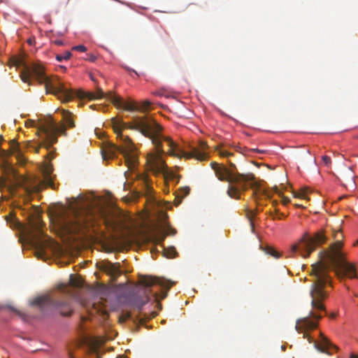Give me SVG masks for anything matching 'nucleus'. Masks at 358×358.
<instances>
[{
	"label": "nucleus",
	"instance_id": "58836bf2",
	"mask_svg": "<svg viewBox=\"0 0 358 358\" xmlns=\"http://www.w3.org/2000/svg\"><path fill=\"white\" fill-rule=\"evenodd\" d=\"M350 358H358V355L355 354H351Z\"/></svg>",
	"mask_w": 358,
	"mask_h": 358
},
{
	"label": "nucleus",
	"instance_id": "bb28decb",
	"mask_svg": "<svg viewBox=\"0 0 358 358\" xmlns=\"http://www.w3.org/2000/svg\"><path fill=\"white\" fill-rule=\"evenodd\" d=\"M72 50H78L80 52H85L87 50V48L83 45H78L73 47Z\"/></svg>",
	"mask_w": 358,
	"mask_h": 358
},
{
	"label": "nucleus",
	"instance_id": "a19ab883",
	"mask_svg": "<svg viewBox=\"0 0 358 358\" xmlns=\"http://www.w3.org/2000/svg\"><path fill=\"white\" fill-rule=\"evenodd\" d=\"M296 196H298V197H302V196H303V195H302L301 194H299L296 195Z\"/></svg>",
	"mask_w": 358,
	"mask_h": 358
},
{
	"label": "nucleus",
	"instance_id": "3c124183",
	"mask_svg": "<svg viewBox=\"0 0 358 358\" xmlns=\"http://www.w3.org/2000/svg\"><path fill=\"white\" fill-rule=\"evenodd\" d=\"M358 157V156H357Z\"/></svg>",
	"mask_w": 358,
	"mask_h": 358
},
{
	"label": "nucleus",
	"instance_id": "f8f14e48",
	"mask_svg": "<svg viewBox=\"0 0 358 358\" xmlns=\"http://www.w3.org/2000/svg\"><path fill=\"white\" fill-rule=\"evenodd\" d=\"M106 96L118 108H123L129 111L138 110L139 109L135 101H124L121 97L115 96L112 92H109Z\"/></svg>",
	"mask_w": 358,
	"mask_h": 358
},
{
	"label": "nucleus",
	"instance_id": "9d476101",
	"mask_svg": "<svg viewBox=\"0 0 358 358\" xmlns=\"http://www.w3.org/2000/svg\"><path fill=\"white\" fill-rule=\"evenodd\" d=\"M33 306H37L41 309L45 308L53 307V308H62L66 306L67 310H61V314L64 316H70L72 313V310L69 307V304L66 302L55 301L50 298L49 296H41L36 297L31 303Z\"/></svg>",
	"mask_w": 358,
	"mask_h": 358
},
{
	"label": "nucleus",
	"instance_id": "4468645a",
	"mask_svg": "<svg viewBox=\"0 0 358 358\" xmlns=\"http://www.w3.org/2000/svg\"><path fill=\"white\" fill-rule=\"evenodd\" d=\"M101 269L110 275L114 281L122 274L119 263L105 262L101 266Z\"/></svg>",
	"mask_w": 358,
	"mask_h": 358
},
{
	"label": "nucleus",
	"instance_id": "f3484780",
	"mask_svg": "<svg viewBox=\"0 0 358 358\" xmlns=\"http://www.w3.org/2000/svg\"><path fill=\"white\" fill-rule=\"evenodd\" d=\"M157 314L158 312L157 310H152L150 313H143L141 311L139 313L138 317L140 320V322L143 323L146 322L147 320L154 318L157 315Z\"/></svg>",
	"mask_w": 358,
	"mask_h": 358
},
{
	"label": "nucleus",
	"instance_id": "b1692460",
	"mask_svg": "<svg viewBox=\"0 0 358 358\" xmlns=\"http://www.w3.org/2000/svg\"><path fill=\"white\" fill-rule=\"evenodd\" d=\"M215 150L217 152L218 155L222 157H229L233 155V153L229 152L227 150H222L220 147H217Z\"/></svg>",
	"mask_w": 358,
	"mask_h": 358
},
{
	"label": "nucleus",
	"instance_id": "8fccbe9b",
	"mask_svg": "<svg viewBox=\"0 0 358 358\" xmlns=\"http://www.w3.org/2000/svg\"><path fill=\"white\" fill-rule=\"evenodd\" d=\"M28 42L31 44V41L29 39V40L28 41Z\"/></svg>",
	"mask_w": 358,
	"mask_h": 358
},
{
	"label": "nucleus",
	"instance_id": "f257e3e1",
	"mask_svg": "<svg viewBox=\"0 0 358 358\" xmlns=\"http://www.w3.org/2000/svg\"><path fill=\"white\" fill-rule=\"evenodd\" d=\"M113 129L117 137L122 142V146L107 143L102 149L103 159L106 160L115 157L117 152L122 154L129 169L132 170L137 164V157L134 153V146L131 138L124 136L123 129L136 130L144 136L149 138L155 145V150L148 153L147 164L150 171L156 176H162L166 183L178 180L176 173L169 169L165 164L162 155L167 153L179 157L178 145L171 138L163 136L162 127L149 116L134 117L131 122H113Z\"/></svg>",
	"mask_w": 358,
	"mask_h": 358
},
{
	"label": "nucleus",
	"instance_id": "4c0bfd02",
	"mask_svg": "<svg viewBox=\"0 0 358 358\" xmlns=\"http://www.w3.org/2000/svg\"><path fill=\"white\" fill-rule=\"evenodd\" d=\"M13 143H14V148H13L14 150H13V152H15L17 149H18L19 145H18L17 143H16L15 142H13Z\"/></svg>",
	"mask_w": 358,
	"mask_h": 358
},
{
	"label": "nucleus",
	"instance_id": "aec40b11",
	"mask_svg": "<svg viewBox=\"0 0 358 358\" xmlns=\"http://www.w3.org/2000/svg\"><path fill=\"white\" fill-rule=\"evenodd\" d=\"M264 251L266 254H268L276 259H278L280 257V254L271 247H268V246L266 247L264 249Z\"/></svg>",
	"mask_w": 358,
	"mask_h": 358
},
{
	"label": "nucleus",
	"instance_id": "f03ea898",
	"mask_svg": "<svg viewBox=\"0 0 358 358\" xmlns=\"http://www.w3.org/2000/svg\"><path fill=\"white\" fill-rule=\"evenodd\" d=\"M331 236L334 242L330 245L328 250L322 252L327 262L320 260L311 265L310 274L312 277V285L310 295L313 310L310 311L308 317L297 320L295 329L299 333L315 329L317 323L310 318L319 320L322 317L320 312L323 311L326 313L324 301L329 296L327 287V285H331L329 271L331 268L336 270V273L339 278H343L345 275L350 278H357L355 266L348 262L344 253L341 251L343 246L342 231L339 229L333 230Z\"/></svg>",
	"mask_w": 358,
	"mask_h": 358
},
{
	"label": "nucleus",
	"instance_id": "c756f323",
	"mask_svg": "<svg viewBox=\"0 0 358 358\" xmlns=\"http://www.w3.org/2000/svg\"><path fill=\"white\" fill-rule=\"evenodd\" d=\"M350 174H349V179L352 180V182L354 183V176H353V172H354V166L349 167Z\"/></svg>",
	"mask_w": 358,
	"mask_h": 358
},
{
	"label": "nucleus",
	"instance_id": "393cba45",
	"mask_svg": "<svg viewBox=\"0 0 358 358\" xmlns=\"http://www.w3.org/2000/svg\"><path fill=\"white\" fill-rule=\"evenodd\" d=\"M190 188L187 186L180 187V203H182V199L189 194Z\"/></svg>",
	"mask_w": 358,
	"mask_h": 358
},
{
	"label": "nucleus",
	"instance_id": "2eb2a0df",
	"mask_svg": "<svg viewBox=\"0 0 358 358\" xmlns=\"http://www.w3.org/2000/svg\"><path fill=\"white\" fill-rule=\"evenodd\" d=\"M52 168L50 165H47L43 170V180L41 182L43 187H51L53 188L54 183L51 177Z\"/></svg>",
	"mask_w": 358,
	"mask_h": 358
},
{
	"label": "nucleus",
	"instance_id": "20e7f679",
	"mask_svg": "<svg viewBox=\"0 0 358 358\" xmlns=\"http://www.w3.org/2000/svg\"><path fill=\"white\" fill-rule=\"evenodd\" d=\"M210 167L218 180L229 183L227 194L232 199H239L241 192L247 190L248 187L252 189L253 194L256 197L262 195L270 196L267 191L256 181L252 173H238L236 165L231 162H229L228 166L213 162L210 163Z\"/></svg>",
	"mask_w": 358,
	"mask_h": 358
},
{
	"label": "nucleus",
	"instance_id": "6e6552de",
	"mask_svg": "<svg viewBox=\"0 0 358 358\" xmlns=\"http://www.w3.org/2000/svg\"><path fill=\"white\" fill-rule=\"evenodd\" d=\"M140 282L145 287L143 290L144 296H136L131 301L132 305L136 307L139 310L149 301V294L152 292L151 289L152 287H159L169 289L173 285V283L170 284L169 281L164 279L152 276H144L141 278Z\"/></svg>",
	"mask_w": 358,
	"mask_h": 358
},
{
	"label": "nucleus",
	"instance_id": "473e14b6",
	"mask_svg": "<svg viewBox=\"0 0 358 358\" xmlns=\"http://www.w3.org/2000/svg\"><path fill=\"white\" fill-rule=\"evenodd\" d=\"M53 43L57 45H63L64 41L62 40H55L53 41Z\"/></svg>",
	"mask_w": 358,
	"mask_h": 358
},
{
	"label": "nucleus",
	"instance_id": "a211bd4d",
	"mask_svg": "<svg viewBox=\"0 0 358 358\" xmlns=\"http://www.w3.org/2000/svg\"><path fill=\"white\" fill-rule=\"evenodd\" d=\"M166 293L164 292H162L160 294H158V292L156 291L153 292V296L155 298V306L158 308L159 310L162 309V304L158 301L159 299H163L166 297Z\"/></svg>",
	"mask_w": 358,
	"mask_h": 358
},
{
	"label": "nucleus",
	"instance_id": "c03bdc74",
	"mask_svg": "<svg viewBox=\"0 0 358 358\" xmlns=\"http://www.w3.org/2000/svg\"><path fill=\"white\" fill-rule=\"evenodd\" d=\"M354 245H358V241H357L355 243H354Z\"/></svg>",
	"mask_w": 358,
	"mask_h": 358
},
{
	"label": "nucleus",
	"instance_id": "423d86ee",
	"mask_svg": "<svg viewBox=\"0 0 358 358\" xmlns=\"http://www.w3.org/2000/svg\"><path fill=\"white\" fill-rule=\"evenodd\" d=\"M170 204L169 203H164L163 206L159 204L157 209L155 211L156 217L158 222L157 226L152 230L148 236L150 241L154 244L158 245L164 252V255L167 258H173L177 255V252L175 248H170L166 249L162 243L167 235H175L177 231L173 229L166 221L168 215L164 209L169 208Z\"/></svg>",
	"mask_w": 358,
	"mask_h": 358
},
{
	"label": "nucleus",
	"instance_id": "9b49d317",
	"mask_svg": "<svg viewBox=\"0 0 358 358\" xmlns=\"http://www.w3.org/2000/svg\"><path fill=\"white\" fill-rule=\"evenodd\" d=\"M207 148V145L205 142H201L200 148H194L189 152L185 151L183 149L180 148V159L182 157L186 159L195 158L199 161H206L208 158V155L206 153L204 150Z\"/></svg>",
	"mask_w": 358,
	"mask_h": 358
},
{
	"label": "nucleus",
	"instance_id": "72a5a7b5",
	"mask_svg": "<svg viewBox=\"0 0 358 358\" xmlns=\"http://www.w3.org/2000/svg\"><path fill=\"white\" fill-rule=\"evenodd\" d=\"M124 69H125L127 71H129V72H133V73H134L135 74H136V75L138 76L137 72H136V71H134V70H133V69H130L129 67L126 66V67H124Z\"/></svg>",
	"mask_w": 358,
	"mask_h": 358
},
{
	"label": "nucleus",
	"instance_id": "1a4fd4ad",
	"mask_svg": "<svg viewBox=\"0 0 358 358\" xmlns=\"http://www.w3.org/2000/svg\"><path fill=\"white\" fill-rule=\"evenodd\" d=\"M327 240V238L322 231H317L313 236L306 234L299 243L292 245V250L294 252H299L301 257L306 258L309 257L317 246L326 243Z\"/></svg>",
	"mask_w": 358,
	"mask_h": 358
},
{
	"label": "nucleus",
	"instance_id": "c85d7f7f",
	"mask_svg": "<svg viewBox=\"0 0 358 358\" xmlns=\"http://www.w3.org/2000/svg\"><path fill=\"white\" fill-rule=\"evenodd\" d=\"M129 317H130V314L125 313V314L121 315V317H120V322H125Z\"/></svg>",
	"mask_w": 358,
	"mask_h": 358
},
{
	"label": "nucleus",
	"instance_id": "39448f33",
	"mask_svg": "<svg viewBox=\"0 0 358 358\" xmlns=\"http://www.w3.org/2000/svg\"><path fill=\"white\" fill-rule=\"evenodd\" d=\"M20 77L24 83L30 84L31 78H36L40 83H44L47 93H53L59 96L64 101H69L74 97L79 99H88L93 100L101 99L105 96L101 88H97L95 92H86L82 90H70L60 83L57 78H51L45 73L44 69L40 64H33L30 66H24L21 72Z\"/></svg>",
	"mask_w": 358,
	"mask_h": 358
},
{
	"label": "nucleus",
	"instance_id": "f704fd0d",
	"mask_svg": "<svg viewBox=\"0 0 358 358\" xmlns=\"http://www.w3.org/2000/svg\"><path fill=\"white\" fill-rule=\"evenodd\" d=\"M275 213L278 215V218L281 219L282 217H284V214L282 213H280L278 210H275Z\"/></svg>",
	"mask_w": 358,
	"mask_h": 358
},
{
	"label": "nucleus",
	"instance_id": "c9c22d12",
	"mask_svg": "<svg viewBox=\"0 0 358 358\" xmlns=\"http://www.w3.org/2000/svg\"><path fill=\"white\" fill-rule=\"evenodd\" d=\"M303 338H306L308 340L309 343L313 342L310 336H308V334L306 333L303 334Z\"/></svg>",
	"mask_w": 358,
	"mask_h": 358
},
{
	"label": "nucleus",
	"instance_id": "49530a36",
	"mask_svg": "<svg viewBox=\"0 0 358 358\" xmlns=\"http://www.w3.org/2000/svg\"><path fill=\"white\" fill-rule=\"evenodd\" d=\"M39 188L40 187H35L36 190H38Z\"/></svg>",
	"mask_w": 358,
	"mask_h": 358
},
{
	"label": "nucleus",
	"instance_id": "0eeeda50",
	"mask_svg": "<svg viewBox=\"0 0 358 358\" xmlns=\"http://www.w3.org/2000/svg\"><path fill=\"white\" fill-rule=\"evenodd\" d=\"M62 115L64 124L57 123L51 117L42 124L41 131L44 135L41 146L49 150L57 142V135L66 136V128H73L75 122L73 114L69 110H62Z\"/></svg>",
	"mask_w": 358,
	"mask_h": 358
},
{
	"label": "nucleus",
	"instance_id": "09e8293b",
	"mask_svg": "<svg viewBox=\"0 0 358 358\" xmlns=\"http://www.w3.org/2000/svg\"><path fill=\"white\" fill-rule=\"evenodd\" d=\"M255 151H257V152H262L259 150H255Z\"/></svg>",
	"mask_w": 358,
	"mask_h": 358
},
{
	"label": "nucleus",
	"instance_id": "de8ad7c7",
	"mask_svg": "<svg viewBox=\"0 0 358 358\" xmlns=\"http://www.w3.org/2000/svg\"><path fill=\"white\" fill-rule=\"evenodd\" d=\"M178 199V196H176V201H177Z\"/></svg>",
	"mask_w": 358,
	"mask_h": 358
},
{
	"label": "nucleus",
	"instance_id": "5701e85b",
	"mask_svg": "<svg viewBox=\"0 0 358 358\" xmlns=\"http://www.w3.org/2000/svg\"><path fill=\"white\" fill-rule=\"evenodd\" d=\"M42 225H43V222L38 218H37L35 220V222L34 223H32L33 229L38 233L41 232Z\"/></svg>",
	"mask_w": 358,
	"mask_h": 358
},
{
	"label": "nucleus",
	"instance_id": "dca6fc26",
	"mask_svg": "<svg viewBox=\"0 0 358 358\" xmlns=\"http://www.w3.org/2000/svg\"><path fill=\"white\" fill-rule=\"evenodd\" d=\"M152 94L157 96H165L167 99H171L175 101H178L177 93L171 94L164 88H162L155 91H153Z\"/></svg>",
	"mask_w": 358,
	"mask_h": 358
},
{
	"label": "nucleus",
	"instance_id": "37998d69",
	"mask_svg": "<svg viewBox=\"0 0 358 358\" xmlns=\"http://www.w3.org/2000/svg\"><path fill=\"white\" fill-rule=\"evenodd\" d=\"M276 204H277V202H276L275 201H274L273 202V206H275Z\"/></svg>",
	"mask_w": 358,
	"mask_h": 358
},
{
	"label": "nucleus",
	"instance_id": "e433bc0d",
	"mask_svg": "<svg viewBox=\"0 0 358 358\" xmlns=\"http://www.w3.org/2000/svg\"><path fill=\"white\" fill-rule=\"evenodd\" d=\"M40 148H41V146H39V147H33V149H34L35 152L38 153L39 152Z\"/></svg>",
	"mask_w": 358,
	"mask_h": 358
},
{
	"label": "nucleus",
	"instance_id": "cd10ccee",
	"mask_svg": "<svg viewBox=\"0 0 358 358\" xmlns=\"http://www.w3.org/2000/svg\"><path fill=\"white\" fill-rule=\"evenodd\" d=\"M58 289L62 292H65V293H68L69 291L67 290L68 289V286L65 284H60L59 286H58Z\"/></svg>",
	"mask_w": 358,
	"mask_h": 358
},
{
	"label": "nucleus",
	"instance_id": "2f4dec72",
	"mask_svg": "<svg viewBox=\"0 0 358 358\" xmlns=\"http://www.w3.org/2000/svg\"><path fill=\"white\" fill-rule=\"evenodd\" d=\"M290 202V199L287 196H282V203L283 205H287Z\"/></svg>",
	"mask_w": 358,
	"mask_h": 358
},
{
	"label": "nucleus",
	"instance_id": "6ab92c4d",
	"mask_svg": "<svg viewBox=\"0 0 358 358\" xmlns=\"http://www.w3.org/2000/svg\"><path fill=\"white\" fill-rule=\"evenodd\" d=\"M69 283L71 286L76 287H80L83 285L82 280L80 278L75 277L73 275H70Z\"/></svg>",
	"mask_w": 358,
	"mask_h": 358
},
{
	"label": "nucleus",
	"instance_id": "412c9836",
	"mask_svg": "<svg viewBox=\"0 0 358 358\" xmlns=\"http://www.w3.org/2000/svg\"><path fill=\"white\" fill-rule=\"evenodd\" d=\"M71 56H72V54H71V52L70 51H66L62 55H57L56 59L58 62H62L63 60H68V59H69Z\"/></svg>",
	"mask_w": 358,
	"mask_h": 358
},
{
	"label": "nucleus",
	"instance_id": "7ed1b4c3",
	"mask_svg": "<svg viewBox=\"0 0 358 358\" xmlns=\"http://www.w3.org/2000/svg\"><path fill=\"white\" fill-rule=\"evenodd\" d=\"M127 216L120 209H109L99 202H92L76 217L77 230L99 226L103 223L108 230L124 228Z\"/></svg>",
	"mask_w": 358,
	"mask_h": 358
},
{
	"label": "nucleus",
	"instance_id": "ea45409f",
	"mask_svg": "<svg viewBox=\"0 0 358 358\" xmlns=\"http://www.w3.org/2000/svg\"><path fill=\"white\" fill-rule=\"evenodd\" d=\"M38 244L39 245V247H40L41 249H43V243H38Z\"/></svg>",
	"mask_w": 358,
	"mask_h": 358
},
{
	"label": "nucleus",
	"instance_id": "79ce46f5",
	"mask_svg": "<svg viewBox=\"0 0 358 358\" xmlns=\"http://www.w3.org/2000/svg\"><path fill=\"white\" fill-rule=\"evenodd\" d=\"M335 316H336V315L333 313V314H331V316H330V317H331V318H334V317H335Z\"/></svg>",
	"mask_w": 358,
	"mask_h": 358
},
{
	"label": "nucleus",
	"instance_id": "ddd939ff",
	"mask_svg": "<svg viewBox=\"0 0 358 358\" xmlns=\"http://www.w3.org/2000/svg\"><path fill=\"white\" fill-rule=\"evenodd\" d=\"M314 345L321 352H325L328 355L332 354V350H336V347L322 333H320V341H314Z\"/></svg>",
	"mask_w": 358,
	"mask_h": 358
},
{
	"label": "nucleus",
	"instance_id": "603ef678",
	"mask_svg": "<svg viewBox=\"0 0 358 358\" xmlns=\"http://www.w3.org/2000/svg\"><path fill=\"white\" fill-rule=\"evenodd\" d=\"M99 358V357H98Z\"/></svg>",
	"mask_w": 358,
	"mask_h": 358
},
{
	"label": "nucleus",
	"instance_id": "4be33fe9",
	"mask_svg": "<svg viewBox=\"0 0 358 358\" xmlns=\"http://www.w3.org/2000/svg\"><path fill=\"white\" fill-rule=\"evenodd\" d=\"M152 103L149 100H145L141 103V106L139 107L138 110H148L151 108Z\"/></svg>",
	"mask_w": 358,
	"mask_h": 358
},
{
	"label": "nucleus",
	"instance_id": "a878e982",
	"mask_svg": "<svg viewBox=\"0 0 358 358\" xmlns=\"http://www.w3.org/2000/svg\"><path fill=\"white\" fill-rule=\"evenodd\" d=\"M322 163L327 167H329L331 164V158L327 155H324L322 157Z\"/></svg>",
	"mask_w": 358,
	"mask_h": 358
},
{
	"label": "nucleus",
	"instance_id": "a18cd8bd",
	"mask_svg": "<svg viewBox=\"0 0 358 358\" xmlns=\"http://www.w3.org/2000/svg\"><path fill=\"white\" fill-rule=\"evenodd\" d=\"M3 185V182L0 180V187Z\"/></svg>",
	"mask_w": 358,
	"mask_h": 358
},
{
	"label": "nucleus",
	"instance_id": "7c9ffc66",
	"mask_svg": "<svg viewBox=\"0 0 358 358\" xmlns=\"http://www.w3.org/2000/svg\"><path fill=\"white\" fill-rule=\"evenodd\" d=\"M136 176L138 177V178H141L142 180H143L144 183L145 184V185L147 187L148 186V178L146 176H141L139 174H137Z\"/></svg>",
	"mask_w": 358,
	"mask_h": 358
}]
</instances>
